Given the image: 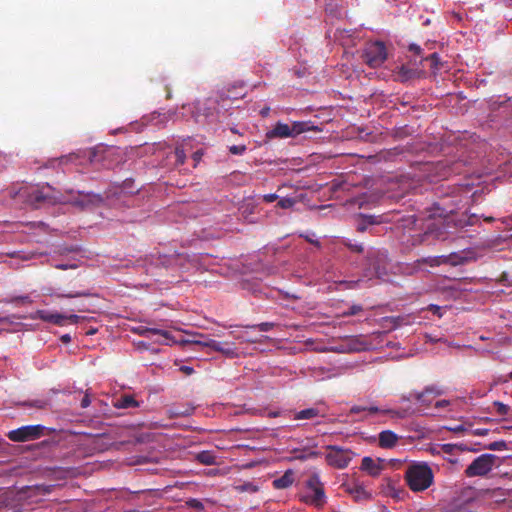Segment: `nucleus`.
<instances>
[{"instance_id":"69168bd1","label":"nucleus","mask_w":512,"mask_h":512,"mask_svg":"<svg viewBox=\"0 0 512 512\" xmlns=\"http://www.w3.org/2000/svg\"><path fill=\"white\" fill-rule=\"evenodd\" d=\"M269 415L272 417H277L280 415V412H269Z\"/></svg>"},{"instance_id":"39448f33","label":"nucleus","mask_w":512,"mask_h":512,"mask_svg":"<svg viewBox=\"0 0 512 512\" xmlns=\"http://www.w3.org/2000/svg\"><path fill=\"white\" fill-rule=\"evenodd\" d=\"M313 129L316 127L305 121H294L291 125L277 122L271 130L266 132V137L268 139L296 137Z\"/></svg>"},{"instance_id":"dca6fc26","label":"nucleus","mask_w":512,"mask_h":512,"mask_svg":"<svg viewBox=\"0 0 512 512\" xmlns=\"http://www.w3.org/2000/svg\"><path fill=\"white\" fill-rule=\"evenodd\" d=\"M376 255H378V252L373 249H369L366 251V258H367V261H369V267L365 268L363 278L358 279L356 281H354V280L342 281L341 283L346 284L347 288H356V287H358L359 283L364 280V278H367L368 280H370L373 277L379 276L380 275L379 265L372 264V258H374Z\"/></svg>"},{"instance_id":"13d9d810","label":"nucleus","mask_w":512,"mask_h":512,"mask_svg":"<svg viewBox=\"0 0 512 512\" xmlns=\"http://www.w3.org/2000/svg\"><path fill=\"white\" fill-rule=\"evenodd\" d=\"M7 163V157L6 155L0 153V169L4 168Z\"/></svg>"},{"instance_id":"72a5a7b5","label":"nucleus","mask_w":512,"mask_h":512,"mask_svg":"<svg viewBox=\"0 0 512 512\" xmlns=\"http://www.w3.org/2000/svg\"><path fill=\"white\" fill-rule=\"evenodd\" d=\"M197 459L205 465H211L215 463L214 455L209 451H202L198 454Z\"/></svg>"},{"instance_id":"4d7b16f0","label":"nucleus","mask_w":512,"mask_h":512,"mask_svg":"<svg viewBox=\"0 0 512 512\" xmlns=\"http://www.w3.org/2000/svg\"><path fill=\"white\" fill-rule=\"evenodd\" d=\"M45 404H46V403H45L44 401H42V400H37V401H34V402L31 404V406H34V407L39 408V409H42V408H44Z\"/></svg>"},{"instance_id":"09e8293b","label":"nucleus","mask_w":512,"mask_h":512,"mask_svg":"<svg viewBox=\"0 0 512 512\" xmlns=\"http://www.w3.org/2000/svg\"><path fill=\"white\" fill-rule=\"evenodd\" d=\"M279 197L277 194L275 193H270V194H265L263 196V200L267 203H272L274 202L275 200H277Z\"/></svg>"},{"instance_id":"2eb2a0df","label":"nucleus","mask_w":512,"mask_h":512,"mask_svg":"<svg viewBox=\"0 0 512 512\" xmlns=\"http://www.w3.org/2000/svg\"><path fill=\"white\" fill-rule=\"evenodd\" d=\"M476 492L473 488L468 487L461 490L458 496L452 499L449 504V512H461L468 505L476 500Z\"/></svg>"},{"instance_id":"0e129e2a","label":"nucleus","mask_w":512,"mask_h":512,"mask_svg":"<svg viewBox=\"0 0 512 512\" xmlns=\"http://www.w3.org/2000/svg\"><path fill=\"white\" fill-rule=\"evenodd\" d=\"M269 110H270L269 108H264V109H262V110H261V115H262V116H267V115H268V113H269Z\"/></svg>"},{"instance_id":"2f4dec72","label":"nucleus","mask_w":512,"mask_h":512,"mask_svg":"<svg viewBox=\"0 0 512 512\" xmlns=\"http://www.w3.org/2000/svg\"><path fill=\"white\" fill-rule=\"evenodd\" d=\"M47 294L51 295V296L58 297V298H78V297H86V296L90 295L88 292H85V291H78V292H74V293L63 294V293L54 292V291H52V289H49Z\"/></svg>"},{"instance_id":"ddd939ff","label":"nucleus","mask_w":512,"mask_h":512,"mask_svg":"<svg viewBox=\"0 0 512 512\" xmlns=\"http://www.w3.org/2000/svg\"><path fill=\"white\" fill-rule=\"evenodd\" d=\"M38 315L41 320L58 326L77 324L81 319H83V317L76 314H64L47 310L38 311Z\"/></svg>"},{"instance_id":"a211bd4d","label":"nucleus","mask_w":512,"mask_h":512,"mask_svg":"<svg viewBox=\"0 0 512 512\" xmlns=\"http://www.w3.org/2000/svg\"><path fill=\"white\" fill-rule=\"evenodd\" d=\"M213 351L219 352L227 358H237L240 356V351L234 342L216 341L212 342Z\"/></svg>"},{"instance_id":"a19ab883","label":"nucleus","mask_w":512,"mask_h":512,"mask_svg":"<svg viewBox=\"0 0 512 512\" xmlns=\"http://www.w3.org/2000/svg\"><path fill=\"white\" fill-rule=\"evenodd\" d=\"M506 442L501 440V441H495V442H492L488 445V449L490 450H493V451H502L504 449H506Z\"/></svg>"},{"instance_id":"412c9836","label":"nucleus","mask_w":512,"mask_h":512,"mask_svg":"<svg viewBox=\"0 0 512 512\" xmlns=\"http://www.w3.org/2000/svg\"><path fill=\"white\" fill-rule=\"evenodd\" d=\"M385 222V218L383 215H369V214H360L357 218L356 222V230L359 232H364L368 229L369 226L377 225Z\"/></svg>"},{"instance_id":"423d86ee","label":"nucleus","mask_w":512,"mask_h":512,"mask_svg":"<svg viewBox=\"0 0 512 512\" xmlns=\"http://www.w3.org/2000/svg\"><path fill=\"white\" fill-rule=\"evenodd\" d=\"M364 62L372 68H378L387 59V48L382 41L368 42L362 53Z\"/></svg>"},{"instance_id":"79ce46f5","label":"nucleus","mask_w":512,"mask_h":512,"mask_svg":"<svg viewBox=\"0 0 512 512\" xmlns=\"http://www.w3.org/2000/svg\"><path fill=\"white\" fill-rule=\"evenodd\" d=\"M273 322H262L257 325L252 326V328L258 329L261 332H268L274 327Z\"/></svg>"},{"instance_id":"58836bf2","label":"nucleus","mask_w":512,"mask_h":512,"mask_svg":"<svg viewBox=\"0 0 512 512\" xmlns=\"http://www.w3.org/2000/svg\"><path fill=\"white\" fill-rule=\"evenodd\" d=\"M217 340H214V339H211V338H208V337H202L201 339H198V340H193L192 342L196 345H199V346H202V347H207L211 350H213V345H212V342H216Z\"/></svg>"},{"instance_id":"8fccbe9b","label":"nucleus","mask_w":512,"mask_h":512,"mask_svg":"<svg viewBox=\"0 0 512 512\" xmlns=\"http://www.w3.org/2000/svg\"><path fill=\"white\" fill-rule=\"evenodd\" d=\"M448 429L450 431H452V432H455V433H460V432L468 430L464 425H457V426H454V427H449Z\"/></svg>"},{"instance_id":"aec40b11","label":"nucleus","mask_w":512,"mask_h":512,"mask_svg":"<svg viewBox=\"0 0 512 512\" xmlns=\"http://www.w3.org/2000/svg\"><path fill=\"white\" fill-rule=\"evenodd\" d=\"M22 194L26 195L28 197V201L34 206H38L41 203L51 202L52 200H55V198L50 196L49 193L44 191V188H32L29 192L23 191Z\"/></svg>"},{"instance_id":"b1692460","label":"nucleus","mask_w":512,"mask_h":512,"mask_svg":"<svg viewBox=\"0 0 512 512\" xmlns=\"http://www.w3.org/2000/svg\"><path fill=\"white\" fill-rule=\"evenodd\" d=\"M367 413L368 415H373V414H376V413H382V414H390L392 416H398L400 417L401 415L394 411V410H391V409H383V408H379L377 406H374V405H371V406H353L351 409H350V413L351 414H359V413Z\"/></svg>"},{"instance_id":"de8ad7c7","label":"nucleus","mask_w":512,"mask_h":512,"mask_svg":"<svg viewBox=\"0 0 512 512\" xmlns=\"http://www.w3.org/2000/svg\"><path fill=\"white\" fill-rule=\"evenodd\" d=\"M90 404H91L90 395L86 392L84 397L81 400V403H80L81 408L85 409V408L89 407Z\"/></svg>"},{"instance_id":"0eeeda50","label":"nucleus","mask_w":512,"mask_h":512,"mask_svg":"<svg viewBox=\"0 0 512 512\" xmlns=\"http://www.w3.org/2000/svg\"><path fill=\"white\" fill-rule=\"evenodd\" d=\"M465 166V162L461 159L452 160V159H444L438 161L436 164L432 166V169L435 171L434 177L437 180L446 179L453 174H460L463 172V167Z\"/></svg>"},{"instance_id":"393cba45","label":"nucleus","mask_w":512,"mask_h":512,"mask_svg":"<svg viewBox=\"0 0 512 512\" xmlns=\"http://www.w3.org/2000/svg\"><path fill=\"white\" fill-rule=\"evenodd\" d=\"M399 437L391 430H384L379 434L378 442L381 448H392L397 444Z\"/></svg>"},{"instance_id":"c9c22d12","label":"nucleus","mask_w":512,"mask_h":512,"mask_svg":"<svg viewBox=\"0 0 512 512\" xmlns=\"http://www.w3.org/2000/svg\"><path fill=\"white\" fill-rule=\"evenodd\" d=\"M79 264L76 260H69L67 262L54 263L53 267L60 270L76 269Z\"/></svg>"},{"instance_id":"c85d7f7f","label":"nucleus","mask_w":512,"mask_h":512,"mask_svg":"<svg viewBox=\"0 0 512 512\" xmlns=\"http://www.w3.org/2000/svg\"><path fill=\"white\" fill-rule=\"evenodd\" d=\"M348 492L353 495V497L357 501L369 499L371 497V493L368 492L362 485L354 484L352 487L348 488Z\"/></svg>"},{"instance_id":"1a4fd4ad","label":"nucleus","mask_w":512,"mask_h":512,"mask_svg":"<svg viewBox=\"0 0 512 512\" xmlns=\"http://www.w3.org/2000/svg\"><path fill=\"white\" fill-rule=\"evenodd\" d=\"M47 428L43 425H26L8 432V438L14 442H25L34 440L42 435Z\"/></svg>"},{"instance_id":"c756f323","label":"nucleus","mask_w":512,"mask_h":512,"mask_svg":"<svg viewBox=\"0 0 512 512\" xmlns=\"http://www.w3.org/2000/svg\"><path fill=\"white\" fill-rule=\"evenodd\" d=\"M341 244L347 247L351 252L362 254L365 253V248L362 243L349 238H343Z\"/></svg>"},{"instance_id":"ea45409f","label":"nucleus","mask_w":512,"mask_h":512,"mask_svg":"<svg viewBox=\"0 0 512 512\" xmlns=\"http://www.w3.org/2000/svg\"><path fill=\"white\" fill-rule=\"evenodd\" d=\"M186 505L190 508L196 509L198 511L204 510V504L196 498H190L186 501Z\"/></svg>"},{"instance_id":"338daca9","label":"nucleus","mask_w":512,"mask_h":512,"mask_svg":"<svg viewBox=\"0 0 512 512\" xmlns=\"http://www.w3.org/2000/svg\"><path fill=\"white\" fill-rule=\"evenodd\" d=\"M183 109H188V110H191L192 109V105L191 104H188V105H184L183 106Z\"/></svg>"},{"instance_id":"49530a36","label":"nucleus","mask_w":512,"mask_h":512,"mask_svg":"<svg viewBox=\"0 0 512 512\" xmlns=\"http://www.w3.org/2000/svg\"><path fill=\"white\" fill-rule=\"evenodd\" d=\"M429 311H431L434 315H437L438 317H442V308L435 304H430L427 308Z\"/></svg>"},{"instance_id":"052dcab7","label":"nucleus","mask_w":512,"mask_h":512,"mask_svg":"<svg viewBox=\"0 0 512 512\" xmlns=\"http://www.w3.org/2000/svg\"><path fill=\"white\" fill-rule=\"evenodd\" d=\"M315 237V234L312 233L311 236L307 235L306 236V239L310 242V243H313V244H316V245H319L318 241L316 239H314Z\"/></svg>"},{"instance_id":"a878e982","label":"nucleus","mask_w":512,"mask_h":512,"mask_svg":"<svg viewBox=\"0 0 512 512\" xmlns=\"http://www.w3.org/2000/svg\"><path fill=\"white\" fill-rule=\"evenodd\" d=\"M113 406L117 409H130L139 407V402L132 395H122L113 401Z\"/></svg>"},{"instance_id":"e433bc0d","label":"nucleus","mask_w":512,"mask_h":512,"mask_svg":"<svg viewBox=\"0 0 512 512\" xmlns=\"http://www.w3.org/2000/svg\"><path fill=\"white\" fill-rule=\"evenodd\" d=\"M493 406L495 407L496 413L500 416L507 415L510 409L508 405L499 401H495Z\"/></svg>"},{"instance_id":"9b49d317","label":"nucleus","mask_w":512,"mask_h":512,"mask_svg":"<svg viewBox=\"0 0 512 512\" xmlns=\"http://www.w3.org/2000/svg\"><path fill=\"white\" fill-rule=\"evenodd\" d=\"M495 455L482 454L475 458L472 463L466 468L465 474L468 477L484 476L488 474L494 465Z\"/></svg>"},{"instance_id":"c03bdc74","label":"nucleus","mask_w":512,"mask_h":512,"mask_svg":"<svg viewBox=\"0 0 512 512\" xmlns=\"http://www.w3.org/2000/svg\"><path fill=\"white\" fill-rule=\"evenodd\" d=\"M425 60L430 62L432 68H437L440 61V56L438 53H432L426 57Z\"/></svg>"},{"instance_id":"6ab92c4d","label":"nucleus","mask_w":512,"mask_h":512,"mask_svg":"<svg viewBox=\"0 0 512 512\" xmlns=\"http://www.w3.org/2000/svg\"><path fill=\"white\" fill-rule=\"evenodd\" d=\"M103 201V198L100 194H96L93 192H82L78 191L77 197L74 199L73 203L76 206L81 208H85L89 205H98Z\"/></svg>"},{"instance_id":"3c124183","label":"nucleus","mask_w":512,"mask_h":512,"mask_svg":"<svg viewBox=\"0 0 512 512\" xmlns=\"http://www.w3.org/2000/svg\"><path fill=\"white\" fill-rule=\"evenodd\" d=\"M180 371H182L183 373H185L186 375H191L194 373V369L193 367L191 366H186V365H183L180 367Z\"/></svg>"},{"instance_id":"e2e57ef3","label":"nucleus","mask_w":512,"mask_h":512,"mask_svg":"<svg viewBox=\"0 0 512 512\" xmlns=\"http://www.w3.org/2000/svg\"><path fill=\"white\" fill-rule=\"evenodd\" d=\"M499 3H502L504 4L505 6L507 7H511L512 6V0H497Z\"/></svg>"},{"instance_id":"473e14b6","label":"nucleus","mask_w":512,"mask_h":512,"mask_svg":"<svg viewBox=\"0 0 512 512\" xmlns=\"http://www.w3.org/2000/svg\"><path fill=\"white\" fill-rule=\"evenodd\" d=\"M238 492L256 493L259 490L258 485L253 482H244L235 486Z\"/></svg>"},{"instance_id":"5fc2aeb1","label":"nucleus","mask_w":512,"mask_h":512,"mask_svg":"<svg viewBox=\"0 0 512 512\" xmlns=\"http://www.w3.org/2000/svg\"><path fill=\"white\" fill-rule=\"evenodd\" d=\"M487 433H488V429H484V428L473 430V434L477 435V436H484V435H487Z\"/></svg>"},{"instance_id":"4be33fe9","label":"nucleus","mask_w":512,"mask_h":512,"mask_svg":"<svg viewBox=\"0 0 512 512\" xmlns=\"http://www.w3.org/2000/svg\"><path fill=\"white\" fill-rule=\"evenodd\" d=\"M341 374L342 372L340 368L314 367L311 369L310 376L317 381H323L326 379L338 377Z\"/></svg>"},{"instance_id":"864d4df0","label":"nucleus","mask_w":512,"mask_h":512,"mask_svg":"<svg viewBox=\"0 0 512 512\" xmlns=\"http://www.w3.org/2000/svg\"><path fill=\"white\" fill-rule=\"evenodd\" d=\"M137 347H138L139 349L148 350V349H150V343L145 342V341H139V342L137 343Z\"/></svg>"},{"instance_id":"9d476101","label":"nucleus","mask_w":512,"mask_h":512,"mask_svg":"<svg viewBox=\"0 0 512 512\" xmlns=\"http://www.w3.org/2000/svg\"><path fill=\"white\" fill-rule=\"evenodd\" d=\"M353 456L354 453L350 449H344L339 446H329L326 460L330 466L344 469L349 465Z\"/></svg>"},{"instance_id":"5701e85b","label":"nucleus","mask_w":512,"mask_h":512,"mask_svg":"<svg viewBox=\"0 0 512 512\" xmlns=\"http://www.w3.org/2000/svg\"><path fill=\"white\" fill-rule=\"evenodd\" d=\"M79 163V155L72 153L69 155L62 156L57 159H52L48 162L47 168H55V167H62L63 172H65V167H68L69 165H78Z\"/></svg>"},{"instance_id":"4468645a","label":"nucleus","mask_w":512,"mask_h":512,"mask_svg":"<svg viewBox=\"0 0 512 512\" xmlns=\"http://www.w3.org/2000/svg\"><path fill=\"white\" fill-rule=\"evenodd\" d=\"M372 348V344L362 335L350 336L346 340L335 348V351L341 353H352L367 351Z\"/></svg>"},{"instance_id":"f8f14e48","label":"nucleus","mask_w":512,"mask_h":512,"mask_svg":"<svg viewBox=\"0 0 512 512\" xmlns=\"http://www.w3.org/2000/svg\"><path fill=\"white\" fill-rule=\"evenodd\" d=\"M137 332L139 335L149 339L154 344L171 345L176 343V340L172 334L167 330L150 327H139Z\"/></svg>"},{"instance_id":"7c9ffc66","label":"nucleus","mask_w":512,"mask_h":512,"mask_svg":"<svg viewBox=\"0 0 512 512\" xmlns=\"http://www.w3.org/2000/svg\"><path fill=\"white\" fill-rule=\"evenodd\" d=\"M319 416V410L316 408H307L295 414V419H313Z\"/></svg>"},{"instance_id":"f3484780","label":"nucleus","mask_w":512,"mask_h":512,"mask_svg":"<svg viewBox=\"0 0 512 512\" xmlns=\"http://www.w3.org/2000/svg\"><path fill=\"white\" fill-rule=\"evenodd\" d=\"M384 468V462L381 459H373L371 457H364L361 463V470L365 471L372 477H377L381 474Z\"/></svg>"},{"instance_id":"37998d69","label":"nucleus","mask_w":512,"mask_h":512,"mask_svg":"<svg viewBox=\"0 0 512 512\" xmlns=\"http://www.w3.org/2000/svg\"><path fill=\"white\" fill-rule=\"evenodd\" d=\"M245 145H231L229 146V152L233 155H243L246 151Z\"/></svg>"},{"instance_id":"f03ea898","label":"nucleus","mask_w":512,"mask_h":512,"mask_svg":"<svg viewBox=\"0 0 512 512\" xmlns=\"http://www.w3.org/2000/svg\"><path fill=\"white\" fill-rule=\"evenodd\" d=\"M405 479L409 488L414 492L428 489L434 480L432 469L426 463H416L408 467Z\"/></svg>"},{"instance_id":"4c0bfd02","label":"nucleus","mask_w":512,"mask_h":512,"mask_svg":"<svg viewBox=\"0 0 512 512\" xmlns=\"http://www.w3.org/2000/svg\"><path fill=\"white\" fill-rule=\"evenodd\" d=\"M296 203L295 199L290 197H281L277 203V205L283 209H288L294 206Z\"/></svg>"},{"instance_id":"bb28decb","label":"nucleus","mask_w":512,"mask_h":512,"mask_svg":"<svg viewBox=\"0 0 512 512\" xmlns=\"http://www.w3.org/2000/svg\"><path fill=\"white\" fill-rule=\"evenodd\" d=\"M294 482V473L292 470H286L284 474L273 481V487L276 489H286Z\"/></svg>"},{"instance_id":"cd10ccee","label":"nucleus","mask_w":512,"mask_h":512,"mask_svg":"<svg viewBox=\"0 0 512 512\" xmlns=\"http://www.w3.org/2000/svg\"><path fill=\"white\" fill-rule=\"evenodd\" d=\"M453 403V401L446 399L436 400L432 407L431 414L441 415L443 412L451 411V406L453 405Z\"/></svg>"},{"instance_id":"774afa93","label":"nucleus","mask_w":512,"mask_h":512,"mask_svg":"<svg viewBox=\"0 0 512 512\" xmlns=\"http://www.w3.org/2000/svg\"><path fill=\"white\" fill-rule=\"evenodd\" d=\"M193 117L195 118V121H196V122H200V120H199V115H193Z\"/></svg>"},{"instance_id":"f257e3e1","label":"nucleus","mask_w":512,"mask_h":512,"mask_svg":"<svg viewBox=\"0 0 512 512\" xmlns=\"http://www.w3.org/2000/svg\"><path fill=\"white\" fill-rule=\"evenodd\" d=\"M452 219L448 212L433 206L425 216L409 215L402 218L400 228L403 230L401 241L407 245L415 246L424 242L430 236L441 241L449 239L448 228Z\"/></svg>"},{"instance_id":"6e6d98bb","label":"nucleus","mask_w":512,"mask_h":512,"mask_svg":"<svg viewBox=\"0 0 512 512\" xmlns=\"http://www.w3.org/2000/svg\"><path fill=\"white\" fill-rule=\"evenodd\" d=\"M409 50H410V51H412V52H414V53H416V54H420L422 49H421V47H420V46H418L417 44H411V45L409 46Z\"/></svg>"},{"instance_id":"bf43d9fd","label":"nucleus","mask_w":512,"mask_h":512,"mask_svg":"<svg viewBox=\"0 0 512 512\" xmlns=\"http://www.w3.org/2000/svg\"><path fill=\"white\" fill-rule=\"evenodd\" d=\"M453 449V445L451 444H444L442 445V450L446 453H450Z\"/></svg>"},{"instance_id":"680f3d73","label":"nucleus","mask_w":512,"mask_h":512,"mask_svg":"<svg viewBox=\"0 0 512 512\" xmlns=\"http://www.w3.org/2000/svg\"><path fill=\"white\" fill-rule=\"evenodd\" d=\"M61 341L67 344L71 341V336L69 334H64L61 336Z\"/></svg>"},{"instance_id":"7ed1b4c3","label":"nucleus","mask_w":512,"mask_h":512,"mask_svg":"<svg viewBox=\"0 0 512 512\" xmlns=\"http://www.w3.org/2000/svg\"><path fill=\"white\" fill-rule=\"evenodd\" d=\"M299 499L303 503L316 508H322L326 504L327 497L317 474L312 475L305 482V486L299 495Z\"/></svg>"},{"instance_id":"6e6552de","label":"nucleus","mask_w":512,"mask_h":512,"mask_svg":"<svg viewBox=\"0 0 512 512\" xmlns=\"http://www.w3.org/2000/svg\"><path fill=\"white\" fill-rule=\"evenodd\" d=\"M443 391L434 385L427 386L423 391H411L407 396H403L402 400H415L421 406L431 408L434 405V399L442 395Z\"/></svg>"},{"instance_id":"20e7f679","label":"nucleus","mask_w":512,"mask_h":512,"mask_svg":"<svg viewBox=\"0 0 512 512\" xmlns=\"http://www.w3.org/2000/svg\"><path fill=\"white\" fill-rule=\"evenodd\" d=\"M478 252L476 249L468 247L460 251L451 252L448 255H440L434 257L424 258L417 262H425L430 266H439L441 264H450L453 266L462 265L471 261H475L478 258Z\"/></svg>"},{"instance_id":"a18cd8bd","label":"nucleus","mask_w":512,"mask_h":512,"mask_svg":"<svg viewBox=\"0 0 512 512\" xmlns=\"http://www.w3.org/2000/svg\"><path fill=\"white\" fill-rule=\"evenodd\" d=\"M361 311H362V306L355 304V305H352L346 312H344V315L353 316V315L358 314Z\"/></svg>"},{"instance_id":"603ef678","label":"nucleus","mask_w":512,"mask_h":512,"mask_svg":"<svg viewBox=\"0 0 512 512\" xmlns=\"http://www.w3.org/2000/svg\"><path fill=\"white\" fill-rule=\"evenodd\" d=\"M202 156H203V152L200 151V150H198L195 153H193V160L195 162L194 166L197 165V163L201 160Z\"/></svg>"},{"instance_id":"f704fd0d","label":"nucleus","mask_w":512,"mask_h":512,"mask_svg":"<svg viewBox=\"0 0 512 512\" xmlns=\"http://www.w3.org/2000/svg\"><path fill=\"white\" fill-rule=\"evenodd\" d=\"M174 157H175V165L176 166L184 164L185 158H186V153H185V149L183 148V146L176 147L175 152H174Z\"/></svg>"}]
</instances>
